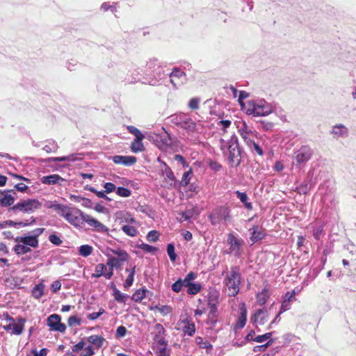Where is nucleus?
Segmentation results:
<instances>
[{
	"instance_id": "f257e3e1",
	"label": "nucleus",
	"mask_w": 356,
	"mask_h": 356,
	"mask_svg": "<svg viewBox=\"0 0 356 356\" xmlns=\"http://www.w3.org/2000/svg\"><path fill=\"white\" fill-rule=\"evenodd\" d=\"M48 207L56 211L60 216L63 217L72 225L76 227L82 226L85 213L79 209L60 204H51Z\"/></svg>"
},
{
	"instance_id": "f03ea898",
	"label": "nucleus",
	"mask_w": 356,
	"mask_h": 356,
	"mask_svg": "<svg viewBox=\"0 0 356 356\" xmlns=\"http://www.w3.org/2000/svg\"><path fill=\"white\" fill-rule=\"evenodd\" d=\"M242 111L247 115L254 116H265L271 113L273 111V106L264 99L249 100L243 104Z\"/></svg>"
},
{
	"instance_id": "7ed1b4c3",
	"label": "nucleus",
	"mask_w": 356,
	"mask_h": 356,
	"mask_svg": "<svg viewBox=\"0 0 356 356\" xmlns=\"http://www.w3.org/2000/svg\"><path fill=\"white\" fill-rule=\"evenodd\" d=\"M220 148L222 150H227V159L230 165L237 166L241 163V149L239 148L238 138L235 135H232L229 140L221 138Z\"/></svg>"
},
{
	"instance_id": "20e7f679",
	"label": "nucleus",
	"mask_w": 356,
	"mask_h": 356,
	"mask_svg": "<svg viewBox=\"0 0 356 356\" xmlns=\"http://www.w3.org/2000/svg\"><path fill=\"white\" fill-rule=\"evenodd\" d=\"M241 275L237 266H232L225 275L224 284L229 296H236L240 290Z\"/></svg>"
},
{
	"instance_id": "39448f33",
	"label": "nucleus",
	"mask_w": 356,
	"mask_h": 356,
	"mask_svg": "<svg viewBox=\"0 0 356 356\" xmlns=\"http://www.w3.org/2000/svg\"><path fill=\"white\" fill-rule=\"evenodd\" d=\"M42 203L37 199L23 200L15 204L10 209L13 211H21L25 213H32L40 209Z\"/></svg>"
},
{
	"instance_id": "423d86ee",
	"label": "nucleus",
	"mask_w": 356,
	"mask_h": 356,
	"mask_svg": "<svg viewBox=\"0 0 356 356\" xmlns=\"http://www.w3.org/2000/svg\"><path fill=\"white\" fill-rule=\"evenodd\" d=\"M172 122L186 130L188 132H194L196 129V123L185 113L175 114L171 116Z\"/></svg>"
},
{
	"instance_id": "0eeeda50",
	"label": "nucleus",
	"mask_w": 356,
	"mask_h": 356,
	"mask_svg": "<svg viewBox=\"0 0 356 356\" xmlns=\"http://www.w3.org/2000/svg\"><path fill=\"white\" fill-rule=\"evenodd\" d=\"M212 225H217L221 222H226L230 218L229 210L225 207H219L212 211L210 216Z\"/></svg>"
},
{
	"instance_id": "6e6552de",
	"label": "nucleus",
	"mask_w": 356,
	"mask_h": 356,
	"mask_svg": "<svg viewBox=\"0 0 356 356\" xmlns=\"http://www.w3.org/2000/svg\"><path fill=\"white\" fill-rule=\"evenodd\" d=\"M227 243L229 248L227 253L240 257L243 252V240L236 238L233 234L230 233L228 234Z\"/></svg>"
},
{
	"instance_id": "1a4fd4ad",
	"label": "nucleus",
	"mask_w": 356,
	"mask_h": 356,
	"mask_svg": "<svg viewBox=\"0 0 356 356\" xmlns=\"http://www.w3.org/2000/svg\"><path fill=\"white\" fill-rule=\"evenodd\" d=\"M152 138L154 143L161 150H166L172 145L171 137L164 129L161 133L154 134Z\"/></svg>"
},
{
	"instance_id": "9d476101",
	"label": "nucleus",
	"mask_w": 356,
	"mask_h": 356,
	"mask_svg": "<svg viewBox=\"0 0 356 356\" xmlns=\"http://www.w3.org/2000/svg\"><path fill=\"white\" fill-rule=\"evenodd\" d=\"M273 305L267 309L266 308L259 309L251 316V321L256 325H264L268 321L269 312L272 309Z\"/></svg>"
},
{
	"instance_id": "9b49d317",
	"label": "nucleus",
	"mask_w": 356,
	"mask_h": 356,
	"mask_svg": "<svg viewBox=\"0 0 356 356\" xmlns=\"http://www.w3.org/2000/svg\"><path fill=\"white\" fill-rule=\"evenodd\" d=\"M170 82L175 88L183 86L187 81L186 74L179 68H175L170 74Z\"/></svg>"
},
{
	"instance_id": "f8f14e48",
	"label": "nucleus",
	"mask_w": 356,
	"mask_h": 356,
	"mask_svg": "<svg viewBox=\"0 0 356 356\" xmlns=\"http://www.w3.org/2000/svg\"><path fill=\"white\" fill-rule=\"evenodd\" d=\"M238 132L240 136L248 146L253 144L254 138L255 137V132L253 131L250 127H248L245 122H242L241 125L238 126Z\"/></svg>"
},
{
	"instance_id": "ddd939ff",
	"label": "nucleus",
	"mask_w": 356,
	"mask_h": 356,
	"mask_svg": "<svg viewBox=\"0 0 356 356\" xmlns=\"http://www.w3.org/2000/svg\"><path fill=\"white\" fill-rule=\"evenodd\" d=\"M3 316L6 321H12L11 334L20 335L23 332L26 323L25 318L19 317L17 319V321H15V320L13 317L10 316L8 314H3Z\"/></svg>"
},
{
	"instance_id": "4468645a",
	"label": "nucleus",
	"mask_w": 356,
	"mask_h": 356,
	"mask_svg": "<svg viewBox=\"0 0 356 356\" xmlns=\"http://www.w3.org/2000/svg\"><path fill=\"white\" fill-rule=\"evenodd\" d=\"M312 155V149L309 146L304 145L295 152V159L299 165H301L307 162Z\"/></svg>"
},
{
	"instance_id": "2eb2a0df",
	"label": "nucleus",
	"mask_w": 356,
	"mask_h": 356,
	"mask_svg": "<svg viewBox=\"0 0 356 356\" xmlns=\"http://www.w3.org/2000/svg\"><path fill=\"white\" fill-rule=\"evenodd\" d=\"M47 323L51 330L64 332L66 330L65 325L60 322V316L58 314L50 315L47 319Z\"/></svg>"
},
{
	"instance_id": "dca6fc26",
	"label": "nucleus",
	"mask_w": 356,
	"mask_h": 356,
	"mask_svg": "<svg viewBox=\"0 0 356 356\" xmlns=\"http://www.w3.org/2000/svg\"><path fill=\"white\" fill-rule=\"evenodd\" d=\"M83 222H86L90 227H93L97 232L101 233H107L108 232V229L104 225L90 215L85 213L83 220Z\"/></svg>"
},
{
	"instance_id": "f3484780",
	"label": "nucleus",
	"mask_w": 356,
	"mask_h": 356,
	"mask_svg": "<svg viewBox=\"0 0 356 356\" xmlns=\"http://www.w3.org/2000/svg\"><path fill=\"white\" fill-rule=\"evenodd\" d=\"M16 193L14 191H1L0 190V204L6 207L13 204Z\"/></svg>"
},
{
	"instance_id": "a211bd4d",
	"label": "nucleus",
	"mask_w": 356,
	"mask_h": 356,
	"mask_svg": "<svg viewBox=\"0 0 356 356\" xmlns=\"http://www.w3.org/2000/svg\"><path fill=\"white\" fill-rule=\"evenodd\" d=\"M158 161L161 162L164 168L162 169V173L164 179L165 186L166 187H172L175 185V177L174 176V174L171 169L166 165V163L163 161H160L159 159H158Z\"/></svg>"
},
{
	"instance_id": "6ab92c4d",
	"label": "nucleus",
	"mask_w": 356,
	"mask_h": 356,
	"mask_svg": "<svg viewBox=\"0 0 356 356\" xmlns=\"http://www.w3.org/2000/svg\"><path fill=\"white\" fill-rule=\"evenodd\" d=\"M115 219L120 224H136V220L132 217L130 213L126 211H120L115 214Z\"/></svg>"
},
{
	"instance_id": "aec40b11",
	"label": "nucleus",
	"mask_w": 356,
	"mask_h": 356,
	"mask_svg": "<svg viewBox=\"0 0 356 356\" xmlns=\"http://www.w3.org/2000/svg\"><path fill=\"white\" fill-rule=\"evenodd\" d=\"M113 273L107 271V266L104 264H98L95 267V273L92 274V277L98 278L104 276L105 278L109 280L113 276Z\"/></svg>"
},
{
	"instance_id": "412c9836",
	"label": "nucleus",
	"mask_w": 356,
	"mask_h": 356,
	"mask_svg": "<svg viewBox=\"0 0 356 356\" xmlns=\"http://www.w3.org/2000/svg\"><path fill=\"white\" fill-rule=\"evenodd\" d=\"M42 184L46 185H54L58 184L59 186H62L63 182H65L66 180L61 177L59 175L52 174L47 176H44L40 179Z\"/></svg>"
},
{
	"instance_id": "4be33fe9",
	"label": "nucleus",
	"mask_w": 356,
	"mask_h": 356,
	"mask_svg": "<svg viewBox=\"0 0 356 356\" xmlns=\"http://www.w3.org/2000/svg\"><path fill=\"white\" fill-rule=\"evenodd\" d=\"M15 241L17 243H23L27 247L37 248L38 246V239L31 236H17Z\"/></svg>"
},
{
	"instance_id": "5701e85b",
	"label": "nucleus",
	"mask_w": 356,
	"mask_h": 356,
	"mask_svg": "<svg viewBox=\"0 0 356 356\" xmlns=\"http://www.w3.org/2000/svg\"><path fill=\"white\" fill-rule=\"evenodd\" d=\"M239 311V316L234 325L235 329L243 328L245 326L247 321V309L244 304H242L240 306Z\"/></svg>"
},
{
	"instance_id": "b1692460",
	"label": "nucleus",
	"mask_w": 356,
	"mask_h": 356,
	"mask_svg": "<svg viewBox=\"0 0 356 356\" xmlns=\"http://www.w3.org/2000/svg\"><path fill=\"white\" fill-rule=\"evenodd\" d=\"M113 161L116 164H123L124 165H131L136 161V159L134 156H114L113 157Z\"/></svg>"
},
{
	"instance_id": "393cba45",
	"label": "nucleus",
	"mask_w": 356,
	"mask_h": 356,
	"mask_svg": "<svg viewBox=\"0 0 356 356\" xmlns=\"http://www.w3.org/2000/svg\"><path fill=\"white\" fill-rule=\"evenodd\" d=\"M250 231H252L250 239L252 243L261 240L266 235L264 229L259 226L253 227Z\"/></svg>"
},
{
	"instance_id": "a878e982",
	"label": "nucleus",
	"mask_w": 356,
	"mask_h": 356,
	"mask_svg": "<svg viewBox=\"0 0 356 356\" xmlns=\"http://www.w3.org/2000/svg\"><path fill=\"white\" fill-rule=\"evenodd\" d=\"M331 133L336 138H345L348 136V130L347 127L340 124L334 126Z\"/></svg>"
},
{
	"instance_id": "bb28decb",
	"label": "nucleus",
	"mask_w": 356,
	"mask_h": 356,
	"mask_svg": "<svg viewBox=\"0 0 356 356\" xmlns=\"http://www.w3.org/2000/svg\"><path fill=\"white\" fill-rule=\"evenodd\" d=\"M270 297V292L268 289L264 288L257 295V302L259 305H264Z\"/></svg>"
},
{
	"instance_id": "cd10ccee",
	"label": "nucleus",
	"mask_w": 356,
	"mask_h": 356,
	"mask_svg": "<svg viewBox=\"0 0 356 356\" xmlns=\"http://www.w3.org/2000/svg\"><path fill=\"white\" fill-rule=\"evenodd\" d=\"M87 341L93 344L96 348H99L103 346L105 339L99 335H91L88 337Z\"/></svg>"
},
{
	"instance_id": "c85d7f7f",
	"label": "nucleus",
	"mask_w": 356,
	"mask_h": 356,
	"mask_svg": "<svg viewBox=\"0 0 356 356\" xmlns=\"http://www.w3.org/2000/svg\"><path fill=\"white\" fill-rule=\"evenodd\" d=\"M183 323L184 324L183 327V331L184 333L188 336H193L195 332V326L194 323L189 320H186Z\"/></svg>"
},
{
	"instance_id": "c756f323",
	"label": "nucleus",
	"mask_w": 356,
	"mask_h": 356,
	"mask_svg": "<svg viewBox=\"0 0 356 356\" xmlns=\"http://www.w3.org/2000/svg\"><path fill=\"white\" fill-rule=\"evenodd\" d=\"M146 67L147 72H154L156 70H159L161 66L157 59L150 58L147 63Z\"/></svg>"
},
{
	"instance_id": "7c9ffc66",
	"label": "nucleus",
	"mask_w": 356,
	"mask_h": 356,
	"mask_svg": "<svg viewBox=\"0 0 356 356\" xmlns=\"http://www.w3.org/2000/svg\"><path fill=\"white\" fill-rule=\"evenodd\" d=\"M152 334H153V339L163 338L165 334V329L161 324L156 323Z\"/></svg>"
},
{
	"instance_id": "2f4dec72",
	"label": "nucleus",
	"mask_w": 356,
	"mask_h": 356,
	"mask_svg": "<svg viewBox=\"0 0 356 356\" xmlns=\"http://www.w3.org/2000/svg\"><path fill=\"white\" fill-rule=\"evenodd\" d=\"M144 138H135L131 145V151L134 153L143 152L144 150V146L143 140Z\"/></svg>"
},
{
	"instance_id": "473e14b6",
	"label": "nucleus",
	"mask_w": 356,
	"mask_h": 356,
	"mask_svg": "<svg viewBox=\"0 0 356 356\" xmlns=\"http://www.w3.org/2000/svg\"><path fill=\"white\" fill-rule=\"evenodd\" d=\"M168 345L158 346L152 347L156 356H170V350L168 349Z\"/></svg>"
},
{
	"instance_id": "72a5a7b5",
	"label": "nucleus",
	"mask_w": 356,
	"mask_h": 356,
	"mask_svg": "<svg viewBox=\"0 0 356 356\" xmlns=\"http://www.w3.org/2000/svg\"><path fill=\"white\" fill-rule=\"evenodd\" d=\"M236 197L243 203L245 207L248 209L251 210L252 209V205L251 202H249L248 197L245 193H241L238 191H236L235 192Z\"/></svg>"
},
{
	"instance_id": "f704fd0d",
	"label": "nucleus",
	"mask_w": 356,
	"mask_h": 356,
	"mask_svg": "<svg viewBox=\"0 0 356 356\" xmlns=\"http://www.w3.org/2000/svg\"><path fill=\"white\" fill-rule=\"evenodd\" d=\"M131 225V224L123 225L121 229L127 236L134 237L137 235L138 230L134 226Z\"/></svg>"
},
{
	"instance_id": "c9c22d12",
	"label": "nucleus",
	"mask_w": 356,
	"mask_h": 356,
	"mask_svg": "<svg viewBox=\"0 0 356 356\" xmlns=\"http://www.w3.org/2000/svg\"><path fill=\"white\" fill-rule=\"evenodd\" d=\"M44 285L42 283L36 284L32 289V296L36 298H40L44 294Z\"/></svg>"
},
{
	"instance_id": "e433bc0d",
	"label": "nucleus",
	"mask_w": 356,
	"mask_h": 356,
	"mask_svg": "<svg viewBox=\"0 0 356 356\" xmlns=\"http://www.w3.org/2000/svg\"><path fill=\"white\" fill-rule=\"evenodd\" d=\"M148 292L146 289H138L131 296L132 300L136 302H141L146 296V293Z\"/></svg>"
},
{
	"instance_id": "4c0bfd02",
	"label": "nucleus",
	"mask_w": 356,
	"mask_h": 356,
	"mask_svg": "<svg viewBox=\"0 0 356 356\" xmlns=\"http://www.w3.org/2000/svg\"><path fill=\"white\" fill-rule=\"evenodd\" d=\"M195 342L200 346V348L207 349V353L212 349V345L210 343V342L204 340V339L200 337L195 338Z\"/></svg>"
},
{
	"instance_id": "58836bf2",
	"label": "nucleus",
	"mask_w": 356,
	"mask_h": 356,
	"mask_svg": "<svg viewBox=\"0 0 356 356\" xmlns=\"http://www.w3.org/2000/svg\"><path fill=\"white\" fill-rule=\"evenodd\" d=\"M111 252L114 254L118 256L117 259H118L119 261H126L129 258L128 253L124 250H121V249L111 250Z\"/></svg>"
},
{
	"instance_id": "ea45409f",
	"label": "nucleus",
	"mask_w": 356,
	"mask_h": 356,
	"mask_svg": "<svg viewBox=\"0 0 356 356\" xmlns=\"http://www.w3.org/2000/svg\"><path fill=\"white\" fill-rule=\"evenodd\" d=\"M109 268V271L113 273V268H119L121 266V261L116 257H110L106 263Z\"/></svg>"
},
{
	"instance_id": "a19ab883",
	"label": "nucleus",
	"mask_w": 356,
	"mask_h": 356,
	"mask_svg": "<svg viewBox=\"0 0 356 356\" xmlns=\"http://www.w3.org/2000/svg\"><path fill=\"white\" fill-rule=\"evenodd\" d=\"M14 251L17 254H23L31 252V248L23 243H17L14 247Z\"/></svg>"
},
{
	"instance_id": "79ce46f5",
	"label": "nucleus",
	"mask_w": 356,
	"mask_h": 356,
	"mask_svg": "<svg viewBox=\"0 0 356 356\" xmlns=\"http://www.w3.org/2000/svg\"><path fill=\"white\" fill-rule=\"evenodd\" d=\"M113 296L115 297V299L118 302H122V303H124L129 297L128 295L121 293L116 288H114V289H113Z\"/></svg>"
},
{
	"instance_id": "37998d69",
	"label": "nucleus",
	"mask_w": 356,
	"mask_h": 356,
	"mask_svg": "<svg viewBox=\"0 0 356 356\" xmlns=\"http://www.w3.org/2000/svg\"><path fill=\"white\" fill-rule=\"evenodd\" d=\"M92 252V247L89 245H81L79 248V253L82 257H86L91 254Z\"/></svg>"
},
{
	"instance_id": "c03bdc74",
	"label": "nucleus",
	"mask_w": 356,
	"mask_h": 356,
	"mask_svg": "<svg viewBox=\"0 0 356 356\" xmlns=\"http://www.w3.org/2000/svg\"><path fill=\"white\" fill-rule=\"evenodd\" d=\"M186 287L188 288L187 293L190 295H195L201 290V285L198 283H192Z\"/></svg>"
},
{
	"instance_id": "a18cd8bd",
	"label": "nucleus",
	"mask_w": 356,
	"mask_h": 356,
	"mask_svg": "<svg viewBox=\"0 0 356 356\" xmlns=\"http://www.w3.org/2000/svg\"><path fill=\"white\" fill-rule=\"evenodd\" d=\"M49 160L52 161H74L76 160V158L74 154H70L66 156L50 158Z\"/></svg>"
},
{
	"instance_id": "49530a36",
	"label": "nucleus",
	"mask_w": 356,
	"mask_h": 356,
	"mask_svg": "<svg viewBox=\"0 0 356 356\" xmlns=\"http://www.w3.org/2000/svg\"><path fill=\"white\" fill-rule=\"evenodd\" d=\"M31 220L30 222H14L13 220H8V221L6 222V223L7 225H8L9 226L16 227L17 225H18V226L25 227V226L29 225L35 222V219L33 217H31Z\"/></svg>"
},
{
	"instance_id": "de8ad7c7",
	"label": "nucleus",
	"mask_w": 356,
	"mask_h": 356,
	"mask_svg": "<svg viewBox=\"0 0 356 356\" xmlns=\"http://www.w3.org/2000/svg\"><path fill=\"white\" fill-rule=\"evenodd\" d=\"M135 266L130 270L129 275L127 277L125 282L124 284V287L126 289L129 288L134 282V277L135 275Z\"/></svg>"
},
{
	"instance_id": "09e8293b",
	"label": "nucleus",
	"mask_w": 356,
	"mask_h": 356,
	"mask_svg": "<svg viewBox=\"0 0 356 356\" xmlns=\"http://www.w3.org/2000/svg\"><path fill=\"white\" fill-rule=\"evenodd\" d=\"M127 130L129 133L135 136V138H145V136L140 132V131L134 126H128Z\"/></svg>"
},
{
	"instance_id": "8fccbe9b",
	"label": "nucleus",
	"mask_w": 356,
	"mask_h": 356,
	"mask_svg": "<svg viewBox=\"0 0 356 356\" xmlns=\"http://www.w3.org/2000/svg\"><path fill=\"white\" fill-rule=\"evenodd\" d=\"M116 193L123 197H129L131 194V192L130 190L124 188V187H118L116 191Z\"/></svg>"
},
{
	"instance_id": "3c124183",
	"label": "nucleus",
	"mask_w": 356,
	"mask_h": 356,
	"mask_svg": "<svg viewBox=\"0 0 356 356\" xmlns=\"http://www.w3.org/2000/svg\"><path fill=\"white\" fill-rule=\"evenodd\" d=\"M168 254L172 261H175L177 259V254L175 252V247L172 244L170 243L167 247Z\"/></svg>"
},
{
	"instance_id": "603ef678",
	"label": "nucleus",
	"mask_w": 356,
	"mask_h": 356,
	"mask_svg": "<svg viewBox=\"0 0 356 356\" xmlns=\"http://www.w3.org/2000/svg\"><path fill=\"white\" fill-rule=\"evenodd\" d=\"M195 275L194 273L191 272L189 273L184 280H182V283L184 284V287H186L187 286L190 285L191 283V281L195 280Z\"/></svg>"
},
{
	"instance_id": "864d4df0",
	"label": "nucleus",
	"mask_w": 356,
	"mask_h": 356,
	"mask_svg": "<svg viewBox=\"0 0 356 356\" xmlns=\"http://www.w3.org/2000/svg\"><path fill=\"white\" fill-rule=\"evenodd\" d=\"M191 176H192L191 170H188V171L184 172V174L183 175L182 179H181V184L184 186H187L189 184V181L191 179Z\"/></svg>"
},
{
	"instance_id": "5fc2aeb1",
	"label": "nucleus",
	"mask_w": 356,
	"mask_h": 356,
	"mask_svg": "<svg viewBox=\"0 0 356 356\" xmlns=\"http://www.w3.org/2000/svg\"><path fill=\"white\" fill-rule=\"evenodd\" d=\"M155 309L163 315H167L172 312V308L168 305L156 306Z\"/></svg>"
},
{
	"instance_id": "6e6d98bb",
	"label": "nucleus",
	"mask_w": 356,
	"mask_h": 356,
	"mask_svg": "<svg viewBox=\"0 0 356 356\" xmlns=\"http://www.w3.org/2000/svg\"><path fill=\"white\" fill-rule=\"evenodd\" d=\"M184 287V284L182 283V280L179 279L177 282H175L172 285V290L174 292L179 293L181 291V289Z\"/></svg>"
},
{
	"instance_id": "4d7b16f0",
	"label": "nucleus",
	"mask_w": 356,
	"mask_h": 356,
	"mask_svg": "<svg viewBox=\"0 0 356 356\" xmlns=\"http://www.w3.org/2000/svg\"><path fill=\"white\" fill-rule=\"evenodd\" d=\"M249 97V93L246 91L242 90L239 92V96L238 99V104L241 106V109L242 110L243 104H245V102L243 100Z\"/></svg>"
},
{
	"instance_id": "13d9d810",
	"label": "nucleus",
	"mask_w": 356,
	"mask_h": 356,
	"mask_svg": "<svg viewBox=\"0 0 356 356\" xmlns=\"http://www.w3.org/2000/svg\"><path fill=\"white\" fill-rule=\"evenodd\" d=\"M311 188V186L308 183L302 184L300 186L298 187V191L300 194H306L307 193Z\"/></svg>"
},
{
	"instance_id": "bf43d9fd",
	"label": "nucleus",
	"mask_w": 356,
	"mask_h": 356,
	"mask_svg": "<svg viewBox=\"0 0 356 356\" xmlns=\"http://www.w3.org/2000/svg\"><path fill=\"white\" fill-rule=\"evenodd\" d=\"M272 336V332H268L262 335H259L254 339V341L257 343H262L264 341L269 339Z\"/></svg>"
},
{
	"instance_id": "052dcab7",
	"label": "nucleus",
	"mask_w": 356,
	"mask_h": 356,
	"mask_svg": "<svg viewBox=\"0 0 356 356\" xmlns=\"http://www.w3.org/2000/svg\"><path fill=\"white\" fill-rule=\"evenodd\" d=\"M138 248L147 252H154L157 250V248L146 243H142L138 245Z\"/></svg>"
},
{
	"instance_id": "680f3d73",
	"label": "nucleus",
	"mask_w": 356,
	"mask_h": 356,
	"mask_svg": "<svg viewBox=\"0 0 356 356\" xmlns=\"http://www.w3.org/2000/svg\"><path fill=\"white\" fill-rule=\"evenodd\" d=\"M81 318L76 316H72L68 318V325L70 327L74 326V325H79L81 324Z\"/></svg>"
},
{
	"instance_id": "e2e57ef3",
	"label": "nucleus",
	"mask_w": 356,
	"mask_h": 356,
	"mask_svg": "<svg viewBox=\"0 0 356 356\" xmlns=\"http://www.w3.org/2000/svg\"><path fill=\"white\" fill-rule=\"evenodd\" d=\"M252 151H254L257 154L261 156L263 155V151L261 147L257 144L254 140L253 141V144L249 145L248 146Z\"/></svg>"
},
{
	"instance_id": "0e129e2a",
	"label": "nucleus",
	"mask_w": 356,
	"mask_h": 356,
	"mask_svg": "<svg viewBox=\"0 0 356 356\" xmlns=\"http://www.w3.org/2000/svg\"><path fill=\"white\" fill-rule=\"evenodd\" d=\"M159 233L156 231H150L147 236V239L149 242H155L158 240Z\"/></svg>"
},
{
	"instance_id": "69168bd1",
	"label": "nucleus",
	"mask_w": 356,
	"mask_h": 356,
	"mask_svg": "<svg viewBox=\"0 0 356 356\" xmlns=\"http://www.w3.org/2000/svg\"><path fill=\"white\" fill-rule=\"evenodd\" d=\"M127 331V328L124 326H119L116 330L115 337L117 338L124 337L126 335Z\"/></svg>"
},
{
	"instance_id": "338daca9",
	"label": "nucleus",
	"mask_w": 356,
	"mask_h": 356,
	"mask_svg": "<svg viewBox=\"0 0 356 356\" xmlns=\"http://www.w3.org/2000/svg\"><path fill=\"white\" fill-rule=\"evenodd\" d=\"M49 241L56 245H60L63 242L60 237L56 234H51L49 236Z\"/></svg>"
},
{
	"instance_id": "774afa93",
	"label": "nucleus",
	"mask_w": 356,
	"mask_h": 356,
	"mask_svg": "<svg viewBox=\"0 0 356 356\" xmlns=\"http://www.w3.org/2000/svg\"><path fill=\"white\" fill-rule=\"evenodd\" d=\"M95 354L93 348L91 346H88L84 348V351L81 354V356H92Z\"/></svg>"
}]
</instances>
